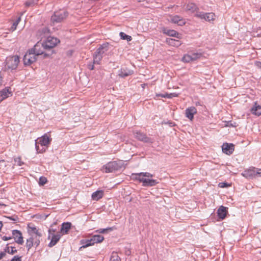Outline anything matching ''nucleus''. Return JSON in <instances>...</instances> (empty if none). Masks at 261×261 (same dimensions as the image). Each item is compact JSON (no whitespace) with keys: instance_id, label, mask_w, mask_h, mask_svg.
I'll list each match as a JSON object with an SVG mask.
<instances>
[{"instance_id":"nucleus-19","label":"nucleus","mask_w":261,"mask_h":261,"mask_svg":"<svg viewBox=\"0 0 261 261\" xmlns=\"http://www.w3.org/2000/svg\"><path fill=\"white\" fill-rule=\"evenodd\" d=\"M158 183V182L156 180H154V179H149V178H145V179H144L143 180H142V184H143V186H150V187H151V186H154L155 185H156Z\"/></svg>"},{"instance_id":"nucleus-23","label":"nucleus","mask_w":261,"mask_h":261,"mask_svg":"<svg viewBox=\"0 0 261 261\" xmlns=\"http://www.w3.org/2000/svg\"><path fill=\"white\" fill-rule=\"evenodd\" d=\"M133 73V71L126 69H121L119 71V76L121 77H125L129 75H132Z\"/></svg>"},{"instance_id":"nucleus-54","label":"nucleus","mask_w":261,"mask_h":261,"mask_svg":"<svg viewBox=\"0 0 261 261\" xmlns=\"http://www.w3.org/2000/svg\"><path fill=\"white\" fill-rule=\"evenodd\" d=\"M51 231H53V232H55V229H49L48 230V233H49V236H48V239H49L50 238V234H51Z\"/></svg>"},{"instance_id":"nucleus-22","label":"nucleus","mask_w":261,"mask_h":261,"mask_svg":"<svg viewBox=\"0 0 261 261\" xmlns=\"http://www.w3.org/2000/svg\"><path fill=\"white\" fill-rule=\"evenodd\" d=\"M186 10L187 11H189L191 13L197 12L198 10V8L194 3H189L186 5Z\"/></svg>"},{"instance_id":"nucleus-25","label":"nucleus","mask_w":261,"mask_h":261,"mask_svg":"<svg viewBox=\"0 0 261 261\" xmlns=\"http://www.w3.org/2000/svg\"><path fill=\"white\" fill-rule=\"evenodd\" d=\"M34 235H31V236L27 240L26 247L28 249V251H29L34 245Z\"/></svg>"},{"instance_id":"nucleus-31","label":"nucleus","mask_w":261,"mask_h":261,"mask_svg":"<svg viewBox=\"0 0 261 261\" xmlns=\"http://www.w3.org/2000/svg\"><path fill=\"white\" fill-rule=\"evenodd\" d=\"M39 0H27L24 5L26 7H33L35 5H37Z\"/></svg>"},{"instance_id":"nucleus-28","label":"nucleus","mask_w":261,"mask_h":261,"mask_svg":"<svg viewBox=\"0 0 261 261\" xmlns=\"http://www.w3.org/2000/svg\"><path fill=\"white\" fill-rule=\"evenodd\" d=\"M132 176L135 179L139 180L140 182H142V180H143L145 178L144 177L143 172H141L139 173H133L132 174Z\"/></svg>"},{"instance_id":"nucleus-41","label":"nucleus","mask_w":261,"mask_h":261,"mask_svg":"<svg viewBox=\"0 0 261 261\" xmlns=\"http://www.w3.org/2000/svg\"><path fill=\"white\" fill-rule=\"evenodd\" d=\"M18 24V23H17V22H15V21L13 22L12 25L11 26V28L10 29V31H12V32L15 31L16 29Z\"/></svg>"},{"instance_id":"nucleus-18","label":"nucleus","mask_w":261,"mask_h":261,"mask_svg":"<svg viewBox=\"0 0 261 261\" xmlns=\"http://www.w3.org/2000/svg\"><path fill=\"white\" fill-rule=\"evenodd\" d=\"M163 32L169 36L180 38L179 33L174 30L164 29Z\"/></svg>"},{"instance_id":"nucleus-8","label":"nucleus","mask_w":261,"mask_h":261,"mask_svg":"<svg viewBox=\"0 0 261 261\" xmlns=\"http://www.w3.org/2000/svg\"><path fill=\"white\" fill-rule=\"evenodd\" d=\"M195 16L201 19H204L206 21L210 22L213 21L215 19V15L214 13H204L200 12L196 14Z\"/></svg>"},{"instance_id":"nucleus-36","label":"nucleus","mask_w":261,"mask_h":261,"mask_svg":"<svg viewBox=\"0 0 261 261\" xmlns=\"http://www.w3.org/2000/svg\"><path fill=\"white\" fill-rule=\"evenodd\" d=\"M47 181V180L46 177L44 176H41L39 178V184L40 186H43L45 184Z\"/></svg>"},{"instance_id":"nucleus-10","label":"nucleus","mask_w":261,"mask_h":261,"mask_svg":"<svg viewBox=\"0 0 261 261\" xmlns=\"http://www.w3.org/2000/svg\"><path fill=\"white\" fill-rule=\"evenodd\" d=\"M222 151L227 154H231L234 150V145L232 143H223L222 146Z\"/></svg>"},{"instance_id":"nucleus-58","label":"nucleus","mask_w":261,"mask_h":261,"mask_svg":"<svg viewBox=\"0 0 261 261\" xmlns=\"http://www.w3.org/2000/svg\"><path fill=\"white\" fill-rule=\"evenodd\" d=\"M258 65L261 68V62H258Z\"/></svg>"},{"instance_id":"nucleus-2","label":"nucleus","mask_w":261,"mask_h":261,"mask_svg":"<svg viewBox=\"0 0 261 261\" xmlns=\"http://www.w3.org/2000/svg\"><path fill=\"white\" fill-rule=\"evenodd\" d=\"M111 45L108 42L100 45L93 55V63L99 64L103 55L109 50Z\"/></svg>"},{"instance_id":"nucleus-1","label":"nucleus","mask_w":261,"mask_h":261,"mask_svg":"<svg viewBox=\"0 0 261 261\" xmlns=\"http://www.w3.org/2000/svg\"><path fill=\"white\" fill-rule=\"evenodd\" d=\"M38 45L37 44L24 56L23 60L24 66H29L35 62L37 60L36 56L43 55V58L45 59L53 54V51L50 53H46V52L38 50Z\"/></svg>"},{"instance_id":"nucleus-11","label":"nucleus","mask_w":261,"mask_h":261,"mask_svg":"<svg viewBox=\"0 0 261 261\" xmlns=\"http://www.w3.org/2000/svg\"><path fill=\"white\" fill-rule=\"evenodd\" d=\"M10 90L11 88L10 87H6L0 91V102L9 97L10 95H12Z\"/></svg>"},{"instance_id":"nucleus-17","label":"nucleus","mask_w":261,"mask_h":261,"mask_svg":"<svg viewBox=\"0 0 261 261\" xmlns=\"http://www.w3.org/2000/svg\"><path fill=\"white\" fill-rule=\"evenodd\" d=\"M61 238V234L60 233H58L56 234H53L52 235L51 239L48 246L49 247H52L54 246L60 240Z\"/></svg>"},{"instance_id":"nucleus-39","label":"nucleus","mask_w":261,"mask_h":261,"mask_svg":"<svg viewBox=\"0 0 261 261\" xmlns=\"http://www.w3.org/2000/svg\"><path fill=\"white\" fill-rule=\"evenodd\" d=\"M34 245L36 246V247H38L40 243V238L37 236H34Z\"/></svg>"},{"instance_id":"nucleus-35","label":"nucleus","mask_w":261,"mask_h":261,"mask_svg":"<svg viewBox=\"0 0 261 261\" xmlns=\"http://www.w3.org/2000/svg\"><path fill=\"white\" fill-rule=\"evenodd\" d=\"M191 59V57L190 56L189 54H187L184 56V57L182 58V61L185 63H189L192 61Z\"/></svg>"},{"instance_id":"nucleus-20","label":"nucleus","mask_w":261,"mask_h":261,"mask_svg":"<svg viewBox=\"0 0 261 261\" xmlns=\"http://www.w3.org/2000/svg\"><path fill=\"white\" fill-rule=\"evenodd\" d=\"M103 191L102 190H98L93 192L92 194V199L94 200H98L103 197Z\"/></svg>"},{"instance_id":"nucleus-38","label":"nucleus","mask_w":261,"mask_h":261,"mask_svg":"<svg viewBox=\"0 0 261 261\" xmlns=\"http://www.w3.org/2000/svg\"><path fill=\"white\" fill-rule=\"evenodd\" d=\"M38 143V142H37V140H36L35 141V148H36L37 153H42L44 151H45V149L44 148H42L41 150L39 149V147L37 144Z\"/></svg>"},{"instance_id":"nucleus-24","label":"nucleus","mask_w":261,"mask_h":261,"mask_svg":"<svg viewBox=\"0 0 261 261\" xmlns=\"http://www.w3.org/2000/svg\"><path fill=\"white\" fill-rule=\"evenodd\" d=\"M251 112L252 114L259 116L261 115V106H254L251 109Z\"/></svg>"},{"instance_id":"nucleus-59","label":"nucleus","mask_w":261,"mask_h":261,"mask_svg":"<svg viewBox=\"0 0 261 261\" xmlns=\"http://www.w3.org/2000/svg\"><path fill=\"white\" fill-rule=\"evenodd\" d=\"M138 2H144L145 0H137Z\"/></svg>"},{"instance_id":"nucleus-48","label":"nucleus","mask_w":261,"mask_h":261,"mask_svg":"<svg viewBox=\"0 0 261 261\" xmlns=\"http://www.w3.org/2000/svg\"><path fill=\"white\" fill-rule=\"evenodd\" d=\"M11 248V250H10V254H13L17 252V250L15 249L14 247L11 246L10 247Z\"/></svg>"},{"instance_id":"nucleus-16","label":"nucleus","mask_w":261,"mask_h":261,"mask_svg":"<svg viewBox=\"0 0 261 261\" xmlns=\"http://www.w3.org/2000/svg\"><path fill=\"white\" fill-rule=\"evenodd\" d=\"M71 223L70 222H64L62 223L60 231L63 234L68 233L71 228Z\"/></svg>"},{"instance_id":"nucleus-15","label":"nucleus","mask_w":261,"mask_h":261,"mask_svg":"<svg viewBox=\"0 0 261 261\" xmlns=\"http://www.w3.org/2000/svg\"><path fill=\"white\" fill-rule=\"evenodd\" d=\"M171 21L180 26H182L185 24V21L184 20L178 15L172 16L171 18Z\"/></svg>"},{"instance_id":"nucleus-56","label":"nucleus","mask_w":261,"mask_h":261,"mask_svg":"<svg viewBox=\"0 0 261 261\" xmlns=\"http://www.w3.org/2000/svg\"><path fill=\"white\" fill-rule=\"evenodd\" d=\"M21 20V17L19 16L18 17L16 20L15 21V22H17V23H19V22H20V21Z\"/></svg>"},{"instance_id":"nucleus-47","label":"nucleus","mask_w":261,"mask_h":261,"mask_svg":"<svg viewBox=\"0 0 261 261\" xmlns=\"http://www.w3.org/2000/svg\"><path fill=\"white\" fill-rule=\"evenodd\" d=\"M8 218L14 221H17L18 220V218L17 216H12L8 217Z\"/></svg>"},{"instance_id":"nucleus-5","label":"nucleus","mask_w":261,"mask_h":261,"mask_svg":"<svg viewBox=\"0 0 261 261\" xmlns=\"http://www.w3.org/2000/svg\"><path fill=\"white\" fill-rule=\"evenodd\" d=\"M19 63V56L15 55L13 56H9L6 60V66L8 69L11 70H16Z\"/></svg>"},{"instance_id":"nucleus-34","label":"nucleus","mask_w":261,"mask_h":261,"mask_svg":"<svg viewBox=\"0 0 261 261\" xmlns=\"http://www.w3.org/2000/svg\"><path fill=\"white\" fill-rule=\"evenodd\" d=\"M113 230V227H108L107 228L98 229V230H96V232H98V233H107L109 231H112Z\"/></svg>"},{"instance_id":"nucleus-46","label":"nucleus","mask_w":261,"mask_h":261,"mask_svg":"<svg viewBox=\"0 0 261 261\" xmlns=\"http://www.w3.org/2000/svg\"><path fill=\"white\" fill-rule=\"evenodd\" d=\"M9 244H7L6 245V247L4 248V251H3V252H5V253L6 254V253L10 254V247L8 246Z\"/></svg>"},{"instance_id":"nucleus-42","label":"nucleus","mask_w":261,"mask_h":261,"mask_svg":"<svg viewBox=\"0 0 261 261\" xmlns=\"http://www.w3.org/2000/svg\"><path fill=\"white\" fill-rule=\"evenodd\" d=\"M178 95V94L176 93H167V98H172L173 97H177Z\"/></svg>"},{"instance_id":"nucleus-13","label":"nucleus","mask_w":261,"mask_h":261,"mask_svg":"<svg viewBox=\"0 0 261 261\" xmlns=\"http://www.w3.org/2000/svg\"><path fill=\"white\" fill-rule=\"evenodd\" d=\"M197 113V110L194 107L188 108L185 111L186 117L192 120L194 118V115Z\"/></svg>"},{"instance_id":"nucleus-43","label":"nucleus","mask_w":261,"mask_h":261,"mask_svg":"<svg viewBox=\"0 0 261 261\" xmlns=\"http://www.w3.org/2000/svg\"><path fill=\"white\" fill-rule=\"evenodd\" d=\"M219 186L220 188H224L228 187L229 186V185L228 183H227V182H220L219 183Z\"/></svg>"},{"instance_id":"nucleus-55","label":"nucleus","mask_w":261,"mask_h":261,"mask_svg":"<svg viewBox=\"0 0 261 261\" xmlns=\"http://www.w3.org/2000/svg\"><path fill=\"white\" fill-rule=\"evenodd\" d=\"M94 66L93 65H89V69L90 70H93Z\"/></svg>"},{"instance_id":"nucleus-50","label":"nucleus","mask_w":261,"mask_h":261,"mask_svg":"<svg viewBox=\"0 0 261 261\" xmlns=\"http://www.w3.org/2000/svg\"><path fill=\"white\" fill-rule=\"evenodd\" d=\"M156 96L167 98V93H166L165 94H156Z\"/></svg>"},{"instance_id":"nucleus-3","label":"nucleus","mask_w":261,"mask_h":261,"mask_svg":"<svg viewBox=\"0 0 261 261\" xmlns=\"http://www.w3.org/2000/svg\"><path fill=\"white\" fill-rule=\"evenodd\" d=\"M123 166L121 161H111L103 165L101 171L105 173H112L119 170Z\"/></svg>"},{"instance_id":"nucleus-51","label":"nucleus","mask_w":261,"mask_h":261,"mask_svg":"<svg viewBox=\"0 0 261 261\" xmlns=\"http://www.w3.org/2000/svg\"><path fill=\"white\" fill-rule=\"evenodd\" d=\"M34 234H36L35 236L38 237L39 238H40L42 237V234L40 232H39L38 230L37 229L36 231L34 232Z\"/></svg>"},{"instance_id":"nucleus-49","label":"nucleus","mask_w":261,"mask_h":261,"mask_svg":"<svg viewBox=\"0 0 261 261\" xmlns=\"http://www.w3.org/2000/svg\"><path fill=\"white\" fill-rule=\"evenodd\" d=\"M144 177H152L153 175L148 172H143Z\"/></svg>"},{"instance_id":"nucleus-57","label":"nucleus","mask_w":261,"mask_h":261,"mask_svg":"<svg viewBox=\"0 0 261 261\" xmlns=\"http://www.w3.org/2000/svg\"><path fill=\"white\" fill-rule=\"evenodd\" d=\"M256 174H261V169H258L256 173Z\"/></svg>"},{"instance_id":"nucleus-4","label":"nucleus","mask_w":261,"mask_h":261,"mask_svg":"<svg viewBox=\"0 0 261 261\" xmlns=\"http://www.w3.org/2000/svg\"><path fill=\"white\" fill-rule=\"evenodd\" d=\"M59 42L60 40L58 38L49 36L47 38L46 40L42 43V45L44 49L48 50V53H50L53 51L54 54V50H50L55 47Z\"/></svg>"},{"instance_id":"nucleus-32","label":"nucleus","mask_w":261,"mask_h":261,"mask_svg":"<svg viewBox=\"0 0 261 261\" xmlns=\"http://www.w3.org/2000/svg\"><path fill=\"white\" fill-rule=\"evenodd\" d=\"M119 35L121 39L126 40L128 42L132 40V38L130 36L126 35L124 32H120L119 33Z\"/></svg>"},{"instance_id":"nucleus-44","label":"nucleus","mask_w":261,"mask_h":261,"mask_svg":"<svg viewBox=\"0 0 261 261\" xmlns=\"http://www.w3.org/2000/svg\"><path fill=\"white\" fill-rule=\"evenodd\" d=\"M41 33L44 35L48 34L49 30L47 28L44 27L41 29Z\"/></svg>"},{"instance_id":"nucleus-9","label":"nucleus","mask_w":261,"mask_h":261,"mask_svg":"<svg viewBox=\"0 0 261 261\" xmlns=\"http://www.w3.org/2000/svg\"><path fill=\"white\" fill-rule=\"evenodd\" d=\"M12 238H14L15 242L18 244L22 245L24 243L22 233L18 230H13L12 231Z\"/></svg>"},{"instance_id":"nucleus-6","label":"nucleus","mask_w":261,"mask_h":261,"mask_svg":"<svg viewBox=\"0 0 261 261\" xmlns=\"http://www.w3.org/2000/svg\"><path fill=\"white\" fill-rule=\"evenodd\" d=\"M68 15V13L64 10L56 11L51 17V21L53 24L61 22L67 17Z\"/></svg>"},{"instance_id":"nucleus-27","label":"nucleus","mask_w":261,"mask_h":261,"mask_svg":"<svg viewBox=\"0 0 261 261\" xmlns=\"http://www.w3.org/2000/svg\"><path fill=\"white\" fill-rule=\"evenodd\" d=\"M104 240V237L102 236L97 234L94 235L91 238V241H93L94 244L101 242Z\"/></svg>"},{"instance_id":"nucleus-53","label":"nucleus","mask_w":261,"mask_h":261,"mask_svg":"<svg viewBox=\"0 0 261 261\" xmlns=\"http://www.w3.org/2000/svg\"><path fill=\"white\" fill-rule=\"evenodd\" d=\"M6 255V254L5 253V252H0V259H2L3 257H5Z\"/></svg>"},{"instance_id":"nucleus-14","label":"nucleus","mask_w":261,"mask_h":261,"mask_svg":"<svg viewBox=\"0 0 261 261\" xmlns=\"http://www.w3.org/2000/svg\"><path fill=\"white\" fill-rule=\"evenodd\" d=\"M227 207H226L224 206H222V205H221L218 208V210L217 211V214H218V216L219 218L223 220L225 218L226 214H227Z\"/></svg>"},{"instance_id":"nucleus-33","label":"nucleus","mask_w":261,"mask_h":261,"mask_svg":"<svg viewBox=\"0 0 261 261\" xmlns=\"http://www.w3.org/2000/svg\"><path fill=\"white\" fill-rule=\"evenodd\" d=\"M110 261H121V259L117 253L113 252L111 255Z\"/></svg>"},{"instance_id":"nucleus-29","label":"nucleus","mask_w":261,"mask_h":261,"mask_svg":"<svg viewBox=\"0 0 261 261\" xmlns=\"http://www.w3.org/2000/svg\"><path fill=\"white\" fill-rule=\"evenodd\" d=\"M242 175L246 178H250L255 175V171L251 170H245Z\"/></svg>"},{"instance_id":"nucleus-40","label":"nucleus","mask_w":261,"mask_h":261,"mask_svg":"<svg viewBox=\"0 0 261 261\" xmlns=\"http://www.w3.org/2000/svg\"><path fill=\"white\" fill-rule=\"evenodd\" d=\"M15 163L18 166H21L23 164V162L21 161V158L18 157L14 160Z\"/></svg>"},{"instance_id":"nucleus-12","label":"nucleus","mask_w":261,"mask_h":261,"mask_svg":"<svg viewBox=\"0 0 261 261\" xmlns=\"http://www.w3.org/2000/svg\"><path fill=\"white\" fill-rule=\"evenodd\" d=\"M38 143L41 146H47L51 141V138L48 136L47 134H44L39 139Z\"/></svg>"},{"instance_id":"nucleus-37","label":"nucleus","mask_w":261,"mask_h":261,"mask_svg":"<svg viewBox=\"0 0 261 261\" xmlns=\"http://www.w3.org/2000/svg\"><path fill=\"white\" fill-rule=\"evenodd\" d=\"M28 227L29 228L28 232L31 236L32 235V234H31V232L32 233H34L35 231H36L37 230V229L36 228V227L35 226H32L31 225V224H29L28 225Z\"/></svg>"},{"instance_id":"nucleus-30","label":"nucleus","mask_w":261,"mask_h":261,"mask_svg":"<svg viewBox=\"0 0 261 261\" xmlns=\"http://www.w3.org/2000/svg\"><path fill=\"white\" fill-rule=\"evenodd\" d=\"M188 54L191 57V60L192 61L196 60L202 56V54L201 53L190 52Z\"/></svg>"},{"instance_id":"nucleus-7","label":"nucleus","mask_w":261,"mask_h":261,"mask_svg":"<svg viewBox=\"0 0 261 261\" xmlns=\"http://www.w3.org/2000/svg\"><path fill=\"white\" fill-rule=\"evenodd\" d=\"M134 137L138 140L146 143H152L153 139L148 137L145 134L141 132L135 130L133 131Z\"/></svg>"},{"instance_id":"nucleus-26","label":"nucleus","mask_w":261,"mask_h":261,"mask_svg":"<svg viewBox=\"0 0 261 261\" xmlns=\"http://www.w3.org/2000/svg\"><path fill=\"white\" fill-rule=\"evenodd\" d=\"M81 244L82 245V246L81 247L80 249H81L82 248H84L87 247L88 246L93 245L94 244V243L93 241H91V239H88V240H81Z\"/></svg>"},{"instance_id":"nucleus-45","label":"nucleus","mask_w":261,"mask_h":261,"mask_svg":"<svg viewBox=\"0 0 261 261\" xmlns=\"http://www.w3.org/2000/svg\"><path fill=\"white\" fill-rule=\"evenodd\" d=\"M11 261H21V256L15 255L13 257Z\"/></svg>"},{"instance_id":"nucleus-21","label":"nucleus","mask_w":261,"mask_h":261,"mask_svg":"<svg viewBox=\"0 0 261 261\" xmlns=\"http://www.w3.org/2000/svg\"><path fill=\"white\" fill-rule=\"evenodd\" d=\"M166 43L169 45L175 47H178L181 44L180 41L172 38H167Z\"/></svg>"},{"instance_id":"nucleus-52","label":"nucleus","mask_w":261,"mask_h":261,"mask_svg":"<svg viewBox=\"0 0 261 261\" xmlns=\"http://www.w3.org/2000/svg\"><path fill=\"white\" fill-rule=\"evenodd\" d=\"M2 238V240L4 241H8V240L12 239V237L3 236Z\"/></svg>"}]
</instances>
